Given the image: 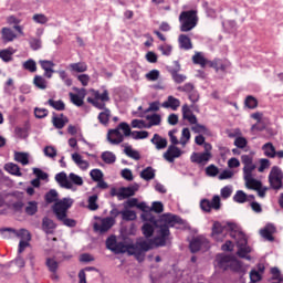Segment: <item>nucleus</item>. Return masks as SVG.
<instances>
[{
  "label": "nucleus",
  "instance_id": "nucleus-1",
  "mask_svg": "<svg viewBox=\"0 0 283 283\" xmlns=\"http://www.w3.org/2000/svg\"><path fill=\"white\" fill-rule=\"evenodd\" d=\"M227 231H229L230 238L234 240L239 249V258L251 260V256L249 255L251 248L247 245V235L242 233V231L238 230V226L235 223H228L227 228H224L221 222H214L212 227V238L217 240V242H222V240H224V235H227Z\"/></svg>",
  "mask_w": 283,
  "mask_h": 283
},
{
  "label": "nucleus",
  "instance_id": "nucleus-2",
  "mask_svg": "<svg viewBox=\"0 0 283 283\" xmlns=\"http://www.w3.org/2000/svg\"><path fill=\"white\" fill-rule=\"evenodd\" d=\"M106 248L113 253H128V255H135L138 262L145 260V253L151 250V243L147 240H140L136 243H125L116 241V237L112 235L106 240Z\"/></svg>",
  "mask_w": 283,
  "mask_h": 283
},
{
  "label": "nucleus",
  "instance_id": "nucleus-3",
  "mask_svg": "<svg viewBox=\"0 0 283 283\" xmlns=\"http://www.w3.org/2000/svg\"><path fill=\"white\" fill-rule=\"evenodd\" d=\"M241 161L243 164V180L247 189L256 191L259 198H266L269 188L264 187L262 181L255 179V169H258V166L253 163V157L251 155H243Z\"/></svg>",
  "mask_w": 283,
  "mask_h": 283
},
{
  "label": "nucleus",
  "instance_id": "nucleus-4",
  "mask_svg": "<svg viewBox=\"0 0 283 283\" xmlns=\"http://www.w3.org/2000/svg\"><path fill=\"white\" fill-rule=\"evenodd\" d=\"M157 222L159 227L156 231V235L148 241L150 249H154V247H167V244H169V227H175L180 223V218L175 214H163Z\"/></svg>",
  "mask_w": 283,
  "mask_h": 283
},
{
  "label": "nucleus",
  "instance_id": "nucleus-5",
  "mask_svg": "<svg viewBox=\"0 0 283 283\" xmlns=\"http://www.w3.org/2000/svg\"><path fill=\"white\" fill-rule=\"evenodd\" d=\"M72 205H74V199L63 198L62 200L56 201L52 206V211L56 220H59V222H62L64 227H76V220L67 218V211L72 209Z\"/></svg>",
  "mask_w": 283,
  "mask_h": 283
},
{
  "label": "nucleus",
  "instance_id": "nucleus-6",
  "mask_svg": "<svg viewBox=\"0 0 283 283\" xmlns=\"http://www.w3.org/2000/svg\"><path fill=\"white\" fill-rule=\"evenodd\" d=\"M216 269H222V271H227V269H230L231 271H234V273H241L244 274L248 271V266L240 262V260L224 255L219 254L216 256L214 261Z\"/></svg>",
  "mask_w": 283,
  "mask_h": 283
},
{
  "label": "nucleus",
  "instance_id": "nucleus-7",
  "mask_svg": "<svg viewBox=\"0 0 283 283\" xmlns=\"http://www.w3.org/2000/svg\"><path fill=\"white\" fill-rule=\"evenodd\" d=\"M125 136H132V128L129 124L122 122L115 129H109L107 140L111 145H120L125 140Z\"/></svg>",
  "mask_w": 283,
  "mask_h": 283
},
{
  "label": "nucleus",
  "instance_id": "nucleus-8",
  "mask_svg": "<svg viewBox=\"0 0 283 283\" xmlns=\"http://www.w3.org/2000/svg\"><path fill=\"white\" fill-rule=\"evenodd\" d=\"M179 22L181 32H191L198 25V11H182L179 15Z\"/></svg>",
  "mask_w": 283,
  "mask_h": 283
},
{
  "label": "nucleus",
  "instance_id": "nucleus-9",
  "mask_svg": "<svg viewBox=\"0 0 283 283\" xmlns=\"http://www.w3.org/2000/svg\"><path fill=\"white\" fill-rule=\"evenodd\" d=\"M91 93L93 97H88L87 103H91L97 109H105V103H109V91L103 88L101 93V91L91 88Z\"/></svg>",
  "mask_w": 283,
  "mask_h": 283
},
{
  "label": "nucleus",
  "instance_id": "nucleus-10",
  "mask_svg": "<svg viewBox=\"0 0 283 283\" xmlns=\"http://www.w3.org/2000/svg\"><path fill=\"white\" fill-rule=\"evenodd\" d=\"M142 220H144V226L142 227V231L145 238H151L154 235V231H158V220L151 212H145L142 214Z\"/></svg>",
  "mask_w": 283,
  "mask_h": 283
},
{
  "label": "nucleus",
  "instance_id": "nucleus-11",
  "mask_svg": "<svg viewBox=\"0 0 283 283\" xmlns=\"http://www.w3.org/2000/svg\"><path fill=\"white\" fill-rule=\"evenodd\" d=\"M270 187L275 191H280L283 187V172L282 169L277 166H273L269 174Z\"/></svg>",
  "mask_w": 283,
  "mask_h": 283
},
{
  "label": "nucleus",
  "instance_id": "nucleus-12",
  "mask_svg": "<svg viewBox=\"0 0 283 283\" xmlns=\"http://www.w3.org/2000/svg\"><path fill=\"white\" fill-rule=\"evenodd\" d=\"M15 238H19L20 242L18 245V253L21 254L28 247H30V240H32V234L28 229H20L17 230L14 229V234Z\"/></svg>",
  "mask_w": 283,
  "mask_h": 283
},
{
  "label": "nucleus",
  "instance_id": "nucleus-13",
  "mask_svg": "<svg viewBox=\"0 0 283 283\" xmlns=\"http://www.w3.org/2000/svg\"><path fill=\"white\" fill-rule=\"evenodd\" d=\"M222 207L220 196L214 195L211 200L209 199H201L200 201V209L205 213H211V210L213 209L214 211H220Z\"/></svg>",
  "mask_w": 283,
  "mask_h": 283
},
{
  "label": "nucleus",
  "instance_id": "nucleus-14",
  "mask_svg": "<svg viewBox=\"0 0 283 283\" xmlns=\"http://www.w3.org/2000/svg\"><path fill=\"white\" fill-rule=\"evenodd\" d=\"M115 222L116 220L113 217L96 218L93 229L96 233H107Z\"/></svg>",
  "mask_w": 283,
  "mask_h": 283
},
{
  "label": "nucleus",
  "instance_id": "nucleus-15",
  "mask_svg": "<svg viewBox=\"0 0 283 283\" xmlns=\"http://www.w3.org/2000/svg\"><path fill=\"white\" fill-rule=\"evenodd\" d=\"M45 266L49 273H51V280L59 282V261L55 258H46Z\"/></svg>",
  "mask_w": 283,
  "mask_h": 283
},
{
  "label": "nucleus",
  "instance_id": "nucleus-16",
  "mask_svg": "<svg viewBox=\"0 0 283 283\" xmlns=\"http://www.w3.org/2000/svg\"><path fill=\"white\" fill-rule=\"evenodd\" d=\"M181 156L182 150L174 145H170L167 151L164 153V158L167 163H175L176 158H180Z\"/></svg>",
  "mask_w": 283,
  "mask_h": 283
},
{
  "label": "nucleus",
  "instance_id": "nucleus-17",
  "mask_svg": "<svg viewBox=\"0 0 283 283\" xmlns=\"http://www.w3.org/2000/svg\"><path fill=\"white\" fill-rule=\"evenodd\" d=\"M207 247H209V241L202 237L195 238L190 242V251L192 253H198L200 249H207Z\"/></svg>",
  "mask_w": 283,
  "mask_h": 283
},
{
  "label": "nucleus",
  "instance_id": "nucleus-18",
  "mask_svg": "<svg viewBox=\"0 0 283 283\" xmlns=\"http://www.w3.org/2000/svg\"><path fill=\"white\" fill-rule=\"evenodd\" d=\"M190 160L197 165H205L211 160V153H192Z\"/></svg>",
  "mask_w": 283,
  "mask_h": 283
},
{
  "label": "nucleus",
  "instance_id": "nucleus-19",
  "mask_svg": "<svg viewBox=\"0 0 283 283\" xmlns=\"http://www.w3.org/2000/svg\"><path fill=\"white\" fill-rule=\"evenodd\" d=\"M87 94V91L85 88H81L78 91V94L70 93V99L73 105H76V107H83V99L85 98Z\"/></svg>",
  "mask_w": 283,
  "mask_h": 283
},
{
  "label": "nucleus",
  "instance_id": "nucleus-20",
  "mask_svg": "<svg viewBox=\"0 0 283 283\" xmlns=\"http://www.w3.org/2000/svg\"><path fill=\"white\" fill-rule=\"evenodd\" d=\"M276 229L275 226L272 223H268L261 231L260 234L264 240H268L269 242H273L275 238L273 237V233H275Z\"/></svg>",
  "mask_w": 283,
  "mask_h": 283
},
{
  "label": "nucleus",
  "instance_id": "nucleus-21",
  "mask_svg": "<svg viewBox=\"0 0 283 283\" xmlns=\"http://www.w3.org/2000/svg\"><path fill=\"white\" fill-rule=\"evenodd\" d=\"M137 187H123L116 193L119 200H125L126 198H132V196H136Z\"/></svg>",
  "mask_w": 283,
  "mask_h": 283
},
{
  "label": "nucleus",
  "instance_id": "nucleus-22",
  "mask_svg": "<svg viewBox=\"0 0 283 283\" xmlns=\"http://www.w3.org/2000/svg\"><path fill=\"white\" fill-rule=\"evenodd\" d=\"M150 143L155 145L158 151L163 149H167V145H168L167 138L160 136L159 134H155L150 139Z\"/></svg>",
  "mask_w": 283,
  "mask_h": 283
},
{
  "label": "nucleus",
  "instance_id": "nucleus-23",
  "mask_svg": "<svg viewBox=\"0 0 283 283\" xmlns=\"http://www.w3.org/2000/svg\"><path fill=\"white\" fill-rule=\"evenodd\" d=\"M55 180L64 189H74V185L72 184V181H70V179L67 178V174L65 172H59L55 176Z\"/></svg>",
  "mask_w": 283,
  "mask_h": 283
},
{
  "label": "nucleus",
  "instance_id": "nucleus-24",
  "mask_svg": "<svg viewBox=\"0 0 283 283\" xmlns=\"http://www.w3.org/2000/svg\"><path fill=\"white\" fill-rule=\"evenodd\" d=\"M181 113H182L184 120H188L190 125L198 123V117H196L193 112H191V108L189 107V105L185 104L181 108Z\"/></svg>",
  "mask_w": 283,
  "mask_h": 283
},
{
  "label": "nucleus",
  "instance_id": "nucleus-25",
  "mask_svg": "<svg viewBox=\"0 0 283 283\" xmlns=\"http://www.w3.org/2000/svg\"><path fill=\"white\" fill-rule=\"evenodd\" d=\"M39 64L41 65L42 70H44V76L50 78L54 72V62L49 60H40Z\"/></svg>",
  "mask_w": 283,
  "mask_h": 283
},
{
  "label": "nucleus",
  "instance_id": "nucleus-26",
  "mask_svg": "<svg viewBox=\"0 0 283 283\" xmlns=\"http://www.w3.org/2000/svg\"><path fill=\"white\" fill-rule=\"evenodd\" d=\"M192 63H195V65H200V67H207V65H209L211 61L205 57V53L196 52L192 56Z\"/></svg>",
  "mask_w": 283,
  "mask_h": 283
},
{
  "label": "nucleus",
  "instance_id": "nucleus-27",
  "mask_svg": "<svg viewBox=\"0 0 283 283\" xmlns=\"http://www.w3.org/2000/svg\"><path fill=\"white\" fill-rule=\"evenodd\" d=\"M178 43L181 50H193L191 39L187 34H180L178 38Z\"/></svg>",
  "mask_w": 283,
  "mask_h": 283
},
{
  "label": "nucleus",
  "instance_id": "nucleus-28",
  "mask_svg": "<svg viewBox=\"0 0 283 283\" xmlns=\"http://www.w3.org/2000/svg\"><path fill=\"white\" fill-rule=\"evenodd\" d=\"M72 160L75 163V165H77V167H80V169H83V171L90 168V163L84 160L83 157L78 155V153L72 155Z\"/></svg>",
  "mask_w": 283,
  "mask_h": 283
},
{
  "label": "nucleus",
  "instance_id": "nucleus-29",
  "mask_svg": "<svg viewBox=\"0 0 283 283\" xmlns=\"http://www.w3.org/2000/svg\"><path fill=\"white\" fill-rule=\"evenodd\" d=\"M163 107L170 108L176 112V109L180 107V99L174 96H168V99L163 103Z\"/></svg>",
  "mask_w": 283,
  "mask_h": 283
},
{
  "label": "nucleus",
  "instance_id": "nucleus-30",
  "mask_svg": "<svg viewBox=\"0 0 283 283\" xmlns=\"http://www.w3.org/2000/svg\"><path fill=\"white\" fill-rule=\"evenodd\" d=\"M14 160L17 163H20V165H23V167H25V165H30V154L15 151L14 153Z\"/></svg>",
  "mask_w": 283,
  "mask_h": 283
},
{
  "label": "nucleus",
  "instance_id": "nucleus-31",
  "mask_svg": "<svg viewBox=\"0 0 283 283\" xmlns=\"http://www.w3.org/2000/svg\"><path fill=\"white\" fill-rule=\"evenodd\" d=\"M42 229L46 233H54V230L56 229V223L50 218H44L42 221Z\"/></svg>",
  "mask_w": 283,
  "mask_h": 283
},
{
  "label": "nucleus",
  "instance_id": "nucleus-32",
  "mask_svg": "<svg viewBox=\"0 0 283 283\" xmlns=\"http://www.w3.org/2000/svg\"><path fill=\"white\" fill-rule=\"evenodd\" d=\"M44 200L48 202V205H52V202L55 205L59 202V192L55 189H51L45 193Z\"/></svg>",
  "mask_w": 283,
  "mask_h": 283
},
{
  "label": "nucleus",
  "instance_id": "nucleus-33",
  "mask_svg": "<svg viewBox=\"0 0 283 283\" xmlns=\"http://www.w3.org/2000/svg\"><path fill=\"white\" fill-rule=\"evenodd\" d=\"M1 32L3 41L12 42L14 39H17V33L10 28H2Z\"/></svg>",
  "mask_w": 283,
  "mask_h": 283
},
{
  "label": "nucleus",
  "instance_id": "nucleus-34",
  "mask_svg": "<svg viewBox=\"0 0 283 283\" xmlns=\"http://www.w3.org/2000/svg\"><path fill=\"white\" fill-rule=\"evenodd\" d=\"M140 178L147 181L154 180V178H156V170L151 167H147L140 172Z\"/></svg>",
  "mask_w": 283,
  "mask_h": 283
},
{
  "label": "nucleus",
  "instance_id": "nucleus-35",
  "mask_svg": "<svg viewBox=\"0 0 283 283\" xmlns=\"http://www.w3.org/2000/svg\"><path fill=\"white\" fill-rule=\"evenodd\" d=\"M262 150L268 158H275V146L272 143L264 144Z\"/></svg>",
  "mask_w": 283,
  "mask_h": 283
},
{
  "label": "nucleus",
  "instance_id": "nucleus-36",
  "mask_svg": "<svg viewBox=\"0 0 283 283\" xmlns=\"http://www.w3.org/2000/svg\"><path fill=\"white\" fill-rule=\"evenodd\" d=\"M101 158L106 165H114L116 163V155L112 151L102 153Z\"/></svg>",
  "mask_w": 283,
  "mask_h": 283
},
{
  "label": "nucleus",
  "instance_id": "nucleus-37",
  "mask_svg": "<svg viewBox=\"0 0 283 283\" xmlns=\"http://www.w3.org/2000/svg\"><path fill=\"white\" fill-rule=\"evenodd\" d=\"M45 105H50V107H53V109H56V112H63L65 111V103L61 99L54 101L49 99Z\"/></svg>",
  "mask_w": 283,
  "mask_h": 283
},
{
  "label": "nucleus",
  "instance_id": "nucleus-38",
  "mask_svg": "<svg viewBox=\"0 0 283 283\" xmlns=\"http://www.w3.org/2000/svg\"><path fill=\"white\" fill-rule=\"evenodd\" d=\"M53 125L56 129H63L67 125V117L63 114L60 117H53Z\"/></svg>",
  "mask_w": 283,
  "mask_h": 283
},
{
  "label": "nucleus",
  "instance_id": "nucleus-39",
  "mask_svg": "<svg viewBox=\"0 0 283 283\" xmlns=\"http://www.w3.org/2000/svg\"><path fill=\"white\" fill-rule=\"evenodd\" d=\"M69 67L71 72H78V73L87 72V64H85V62L72 63L69 65Z\"/></svg>",
  "mask_w": 283,
  "mask_h": 283
},
{
  "label": "nucleus",
  "instance_id": "nucleus-40",
  "mask_svg": "<svg viewBox=\"0 0 283 283\" xmlns=\"http://www.w3.org/2000/svg\"><path fill=\"white\" fill-rule=\"evenodd\" d=\"M24 211L28 216H34V213H36V211H39V202L29 201L24 208Z\"/></svg>",
  "mask_w": 283,
  "mask_h": 283
},
{
  "label": "nucleus",
  "instance_id": "nucleus-41",
  "mask_svg": "<svg viewBox=\"0 0 283 283\" xmlns=\"http://www.w3.org/2000/svg\"><path fill=\"white\" fill-rule=\"evenodd\" d=\"M33 85L38 87V90H46L48 88V81L44 80L41 75H35L33 78Z\"/></svg>",
  "mask_w": 283,
  "mask_h": 283
},
{
  "label": "nucleus",
  "instance_id": "nucleus-42",
  "mask_svg": "<svg viewBox=\"0 0 283 283\" xmlns=\"http://www.w3.org/2000/svg\"><path fill=\"white\" fill-rule=\"evenodd\" d=\"M102 109L104 111L99 113L98 120L102 125H107V123H109V117L112 116V112L105 107Z\"/></svg>",
  "mask_w": 283,
  "mask_h": 283
},
{
  "label": "nucleus",
  "instance_id": "nucleus-43",
  "mask_svg": "<svg viewBox=\"0 0 283 283\" xmlns=\"http://www.w3.org/2000/svg\"><path fill=\"white\" fill-rule=\"evenodd\" d=\"M124 154H126V156H128V158H132L133 160H140V153H138V150H134L132 146H126L124 148Z\"/></svg>",
  "mask_w": 283,
  "mask_h": 283
},
{
  "label": "nucleus",
  "instance_id": "nucleus-44",
  "mask_svg": "<svg viewBox=\"0 0 283 283\" xmlns=\"http://www.w3.org/2000/svg\"><path fill=\"white\" fill-rule=\"evenodd\" d=\"M6 171H8L9 174H12V176H21V168H19V165L17 164H7L4 166Z\"/></svg>",
  "mask_w": 283,
  "mask_h": 283
},
{
  "label": "nucleus",
  "instance_id": "nucleus-45",
  "mask_svg": "<svg viewBox=\"0 0 283 283\" xmlns=\"http://www.w3.org/2000/svg\"><path fill=\"white\" fill-rule=\"evenodd\" d=\"M130 136L135 140H145V138H149V132H147V130H134V132H130Z\"/></svg>",
  "mask_w": 283,
  "mask_h": 283
},
{
  "label": "nucleus",
  "instance_id": "nucleus-46",
  "mask_svg": "<svg viewBox=\"0 0 283 283\" xmlns=\"http://www.w3.org/2000/svg\"><path fill=\"white\" fill-rule=\"evenodd\" d=\"M191 126V132H193L195 134H209V128H207V126L199 124L198 122H196V124H190Z\"/></svg>",
  "mask_w": 283,
  "mask_h": 283
},
{
  "label": "nucleus",
  "instance_id": "nucleus-47",
  "mask_svg": "<svg viewBox=\"0 0 283 283\" xmlns=\"http://www.w3.org/2000/svg\"><path fill=\"white\" fill-rule=\"evenodd\" d=\"M234 202H238L239 205H244L247 200H249V195L244 193L242 190H238L233 197Z\"/></svg>",
  "mask_w": 283,
  "mask_h": 283
},
{
  "label": "nucleus",
  "instance_id": "nucleus-48",
  "mask_svg": "<svg viewBox=\"0 0 283 283\" xmlns=\"http://www.w3.org/2000/svg\"><path fill=\"white\" fill-rule=\"evenodd\" d=\"M98 195H92L91 197H88V206L87 208L90 209V211H97L98 209Z\"/></svg>",
  "mask_w": 283,
  "mask_h": 283
},
{
  "label": "nucleus",
  "instance_id": "nucleus-49",
  "mask_svg": "<svg viewBox=\"0 0 283 283\" xmlns=\"http://www.w3.org/2000/svg\"><path fill=\"white\" fill-rule=\"evenodd\" d=\"M210 67H213L217 72H219V70L221 72H224L227 70V65H224L222 63V60L220 59H216L213 61H210V64H209Z\"/></svg>",
  "mask_w": 283,
  "mask_h": 283
},
{
  "label": "nucleus",
  "instance_id": "nucleus-50",
  "mask_svg": "<svg viewBox=\"0 0 283 283\" xmlns=\"http://www.w3.org/2000/svg\"><path fill=\"white\" fill-rule=\"evenodd\" d=\"M22 67L28 72L34 73L36 72V62L32 59H29L28 61L23 62Z\"/></svg>",
  "mask_w": 283,
  "mask_h": 283
},
{
  "label": "nucleus",
  "instance_id": "nucleus-51",
  "mask_svg": "<svg viewBox=\"0 0 283 283\" xmlns=\"http://www.w3.org/2000/svg\"><path fill=\"white\" fill-rule=\"evenodd\" d=\"M190 139H191V132L189 130V128H184L181 132L180 145L185 147V145H187V143H189Z\"/></svg>",
  "mask_w": 283,
  "mask_h": 283
},
{
  "label": "nucleus",
  "instance_id": "nucleus-52",
  "mask_svg": "<svg viewBox=\"0 0 283 283\" xmlns=\"http://www.w3.org/2000/svg\"><path fill=\"white\" fill-rule=\"evenodd\" d=\"M69 180L72 185H76L77 187H83V178L74 172L69 175Z\"/></svg>",
  "mask_w": 283,
  "mask_h": 283
},
{
  "label": "nucleus",
  "instance_id": "nucleus-53",
  "mask_svg": "<svg viewBox=\"0 0 283 283\" xmlns=\"http://www.w3.org/2000/svg\"><path fill=\"white\" fill-rule=\"evenodd\" d=\"M29 45L34 51L41 50V48H42L41 38H30L29 39Z\"/></svg>",
  "mask_w": 283,
  "mask_h": 283
},
{
  "label": "nucleus",
  "instance_id": "nucleus-54",
  "mask_svg": "<svg viewBox=\"0 0 283 283\" xmlns=\"http://www.w3.org/2000/svg\"><path fill=\"white\" fill-rule=\"evenodd\" d=\"M0 235L4 240H10L12 235H14V229L13 228H2L0 229Z\"/></svg>",
  "mask_w": 283,
  "mask_h": 283
},
{
  "label": "nucleus",
  "instance_id": "nucleus-55",
  "mask_svg": "<svg viewBox=\"0 0 283 283\" xmlns=\"http://www.w3.org/2000/svg\"><path fill=\"white\" fill-rule=\"evenodd\" d=\"M123 220L132 221L136 220V211L134 210H124L120 212Z\"/></svg>",
  "mask_w": 283,
  "mask_h": 283
},
{
  "label": "nucleus",
  "instance_id": "nucleus-56",
  "mask_svg": "<svg viewBox=\"0 0 283 283\" xmlns=\"http://www.w3.org/2000/svg\"><path fill=\"white\" fill-rule=\"evenodd\" d=\"M245 107H249V109H255V107H258V99L252 95H249L245 98Z\"/></svg>",
  "mask_w": 283,
  "mask_h": 283
},
{
  "label": "nucleus",
  "instance_id": "nucleus-57",
  "mask_svg": "<svg viewBox=\"0 0 283 283\" xmlns=\"http://www.w3.org/2000/svg\"><path fill=\"white\" fill-rule=\"evenodd\" d=\"M90 176L94 182H98L99 180H103V171L101 169H93L90 172Z\"/></svg>",
  "mask_w": 283,
  "mask_h": 283
},
{
  "label": "nucleus",
  "instance_id": "nucleus-58",
  "mask_svg": "<svg viewBox=\"0 0 283 283\" xmlns=\"http://www.w3.org/2000/svg\"><path fill=\"white\" fill-rule=\"evenodd\" d=\"M202 8L205 9L207 17H210V19H216V10L209 7V2L203 0Z\"/></svg>",
  "mask_w": 283,
  "mask_h": 283
},
{
  "label": "nucleus",
  "instance_id": "nucleus-59",
  "mask_svg": "<svg viewBox=\"0 0 283 283\" xmlns=\"http://www.w3.org/2000/svg\"><path fill=\"white\" fill-rule=\"evenodd\" d=\"M262 280V274L258 270H252L250 272V283H258Z\"/></svg>",
  "mask_w": 283,
  "mask_h": 283
},
{
  "label": "nucleus",
  "instance_id": "nucleus-60",
  "mask_svg": "<svg viewBox=\"0 0 283 283\" xmlns=\"http://www.w3.org/2000/svg\"><path fill=\"white\" fill-rule=\"evenodd\" d=\"M147 81H158L160 78V71L158 70H151L146 74Z\"/></svg>",
  "mask_w": 283,
  "mask_h": 283
},
{
  "label": "nucleus",
  "instance_id": "nucleus-61",
  "mask_svg": "<svg viewBox=\"0 0 283 283\" xmlns=\"http://www.w3.org/2000/svg\"><path fill=\"white\" fill-rule=\"evenodd\" d=\"M146 118L153 126L160 125L161 119L158 114L147 115Z\"/></svg>",
  "mask_w": 283,
  "mask_h": 283
},
{
  "label": "nucleus",
  "instance_id": "nucleus-62",
  "mask_svg": "<svg viewBox=\"0 0 283 283\" xmlns=\"http://www.w3.org/2000/svg\"><path fill=\"white\" fill-rule=\"evenodd\" d=\"M44 155L48 158H56V148H54L53 146H46L44 148Z\"/></svg>",
  "mask_w": 283,
  "mask_h": 283
},
{
  "label": "nucleus",
  "instance_id": "nucleus-63",
  "mask_svg": "<svg viewBox=\"0 0 283 283\" xmlns=\"http://www.w3.org/2000/svg\"><path fill=\"white\" fill-rule=\"evenodd\" d=\"M269 167H271V161L269 159H260V167L258 168V171L263 174V171L269 169Z\"/></svg>",
  "mask_w": 283,
  "mask_h": 283
},
{
  "label": "nucleus",
  "instance_id": "nucleus-64",
  "mask_svg": "<svg viewBox=\"0 0 283 283\" xmlns=\"http://www.w3.org/2000/svg\"><path fill=\"white\" fill-rule=\"evenodd\" d=\"M48 114H50V112L48 109H45V108L36 107L34 109L35 118H45V116H48Z\"/></svg>",
  "mask_w": 283,
  "mask_h": 283
}]
</instances>
